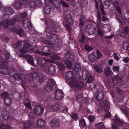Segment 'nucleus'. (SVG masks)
I'll use <instances>...</instances> for the list:
<instances>
[{
    "label": "nucleus",
    "instance_id": "obj_1",
    "mask_svg": "<svg viewBox=\"0 0 129 129\" xmlns=\"http://www.w3.org/2000/svg\"><path fill=\"white\" fill-rule=\"evenodd\" d=\"M104 92L100 89H98L96 97L99 101L100 106L103 108L105 111H108L109 109V103L106 100L104 102L103 101L102 99L104 97Z\"/></svg>",
    "mask_w": 129,
    "mask_h": 129
},
{
    "label": "nucleus",
    "instance_id": "obj_2",
    "mask_svg": "<svg viewBox=\"0 0 129 129\" xmlns=\"http://www.w3.org/2000/svg\"><path fill=\"white\" fill-rule=\"evenodd\" d=\"M45 23L47 26L46 30L50 34L53 31H57V29L59 28L58 26H55V22H53L52 21L49 19H47Z\"/></svg>",
    "mask_w": 129,
    "mask_h": 129
},
{
    "label": "nucleus",
    "instance_id": "obj_3",
    "mask_svg": "<svg viewBox=\"0 0 129 129\" xmlns=\"http://www.w3.org/2000/svg\"><path fill=\"white\" fill-rule=\"evenodd\" d=\"M67 60L64 61V62L67 67L70 68L71 66V61L74 60V55L71 52H69L66 55Z\"/></svg>",
    "mask_w": 129,
    "mask_h": 129
},
{
    "label": "nucleus",
    "instance_id": "obj_4",
    "mask_svg": "<svg viewBox=\"0 0 129 129\" xmlns=\"http://www.w3.org/2000/svg\"><path fill=\"white\" fill-rule=\"evenodd\" d=\"M65 20L67 22L66 25L67 28L68 30H70V27L69 26L71 25L73 23V20L71 17V15L69 14H67L65 16H64Z\"/></svg>",
    "mask_w": 129,
    "mask_h": 129
},
{
    "label": "nucleus",
    "instance_id": "obj_5",
    "mask_svg": "<svg viewBox=\"0 0 129 129\" xmlns=\"http://www.w3.org/2000/svg\"><path fill=\"white\" fill-rule=\"evenodd\" d=\"M27 4V0H15L13 5L16 9H18L21 7L22 5L25 6Z\"/></svg>",
    "mask_w": 129,
    "mask_h": 129
},
{
    "label": "nucleus",
    "instance_id": "obj_6",
    "mask_svg": "<svg viewBox=\"0 0 129 129\" xmlns=\"http://www.w3.org/2000/svg\"><path fill=\"white\" fill-rule=\"evenodd\" d=\"M50 125L51 127L53 129L58 128L60 125V120L57 118H53L50 121Z\"/></svg>",
    "mask_w": 129,
    "mask_h": 129
},
{
    "label": "nucleus",
    "instance_id": "obj_7",
    "mask_svg": "<svg viewBox=\"0 0 129 129\" xmlns=\"http://www.w3.org/2000/svg\"><path fill=\"white\" fill-rule=\"evenodd\" d=\"M19 56L20 57H23L28 59V61L29 63L32 66L34 65L33 59L32 56L28 54H19Z\"/></svg>",
    "mask_w": 129,
    "mask_h": 129
},
{
    "label": "nucleus",
    "instance_id": "obj_8",
    "mask_svg": "<svg viewBox=\"0 0 129 129\" xmlns=\"http://www.w3.org/2000/svg\"><path fill=\"white\" fill-rule=\"evenodd\" d=\"M24 46L19 50L20 52L26 53L28 51V48L30 47V45L27 41L23 42Z\"/></svg>",
    "mask_w": 129,
    "mask_h": 129
},
{
    "label": "nucleus",
    "instance_id": "obj_9",
    "mask_svg": "<svg viewBox=\"0 0 129 129\" xmlns=\"http://www.w3.org/2000/svg\"><path fill=\"white\" fill-rule=\"evenodd\" d=\"M85 29L86 31L89 34H92L95 32V26L93 25L87 24L86 26Z\"/></svg>",
    "mask_w": 129,
    "mask_h": 129
},
{
    "label": "nucleus",
    "instance_id": "obj_10",
    "mask_svg": "<svg viewBox=\"0 0 129 129\" xmlns=\"http://www.w3.org/2000/svg\"><path fill=\"white\" fill-rule=\"evenodd\" d=\"M54 80L52 79L49 80L45 87V89L46 91H49L51 90L53 88Z\"/></svg>",
    "mask_w": 129,
    "mask_h": 129
},
{
    "label": "nucleus",
    "instance_id": "obj_11",
    "mask_svg": "<svg viewBox=\"0 0 129 129\" xmlns=\"http://www.w3.org/2000/svg\"><path fill=\"white\" fill-rule=\"evenodd\" d=\"M23 26L25 28L30 30L32 28L30 20L29 19L24 20L23 23Z\"/></svg>",
    "mask_w": 129,
    "mask_h": 129
},
{
    "label": "nucleus",
    "instance_id": "obj_12",
    "mask_svg": "<svg viewBox=\"0 0 129 129\" xmlns=\"http://www.w3.org/2000/svg\"><path fill=\"white\" fill-rule=\"evenodd\" d=\"M43 108L41 106L39 105H37L34 108V112L37 115L41 114L43 112Z\"/></svg>",
    "mask_w": 129,
    "mask_h": 129
},
{
    "label": "nucleus",
    "instance_id": "obj_13",
    "mask_svg": "<svg viewBox=\"0 0 129 129\" xmlns=\"http://www.w3.org/2000/svg\"><path fill=\"white\" fill-rule=\"evenodd\" d=\"M56 69L55 67L53 65H50L48 67V69L45 70L47 73L50 74H53L55 73Z\"/></svg>",
    "mask_w": 129,
    "mask_h": 129
},
{
    "label": "nucleus",
    "instance_id": "obj_14",
    "mask_svg": "<svg viewBox=\"0 0 129 129\" xmlns=\"http://www.w3.org/2000/svg\"><path fill=\"white\" fill-rule=\"evenodd\" d=\"M13 76L15 80L19 81L21 79L23 81V82H25L26 81L25 77L24 75L22 74L19 75L18 74H15L13 75Z\"/></svg>",
    "mask_w": 129,
    "mask_h": 129
},
{
    "label": "nucleus",
    "instance_id": "obj_15",
    "mask_svg": "<svg viewBox=\"0 0 129 129\" xmlns=\"http://www.w3.org/2000/svg\"><path fill=\"white\" fill-rule=\"evenodd\" d=\"M5 12L3 17L4 18L6 15H11L13 12L12 9L11 7H5L4 8Z\"/></svg>",
    "mask_w": 129,
    "mask_h": 129
},
{
    "label": "nucleus",
    "instance_id": "obj_16",
    "mask_svg": "<svg viewBox=\"0 0 129 129\" xmlns=\"http://www.w3.org/2000/svg\"><path fill=\"white\" fill-rule=\"evenodd\" d=\"M63 96V92L60 90L56 91L55 94V98L56 100H59L62 99Z\"/></svg>",
    "mask_w": 129,
    "mask_h": 129
},
{
    "label": "nucleus",
    "instance_id": "obj_17",
    "mask_svg": "<svg viewBox=\"0 0 129 129\" xmlns=\"http://www.w3.org/2000/svg\"><path fill=\"white\" fill-rule=\"evenodd\" d=\"M36 60L37 62V64L38 65H41L43 62V60L45 62H52V61L50 59H47L43 57H38L36 58Z\"/></svg>",
    "mask_w": 129,
    "mask_h": 129
},
{
    "label": "nucleus",
    "instance_id": "obj_18",
    "mask_svg": "<svg viewBox=\"0 0 129 129\" xmlns=\"http://www.w3.org/2000/svg\"><path fill=\"white\" fill-rule=\"evenodd\" d=\"M36 124L38 127H43L46 125V122L45 121L42 119H39L36 122Z\"/></svg>",
    "mask_w": 129,
    "mask_h": 129
},
{
    "label": "nucleus",
    "instance_id": "obj_19",
    "mask_svg": "<svg viewBox=\"0 0 129 129\" xmlns=\"http://www.w3.org/2000/svg\"><path fill=\"white\" fill-rule=\"evenodd\" d=\"M79 80L80 78H77L75 77H74L70 80L69 82L71 86L74 87Z\"/></svg>",
    "mask_w": 129,
    "mask_h": 129
},
{
    "label": "nucleus",
    "instance_id": "obj_20",
    "mask_svg": "<svg viewBox=\"0 0 129 129\" xmlns=\"http://www.w3.org/2000/svg\"><path fill=\"white\" fill-rule=\"evenodd\" d=\"M20 19V17L19 15H16L11 19L10 22V25L11 26H13L15 24L16 21H18Z\"/></svg>",
    "mask_w": 129,
    "mask_h": 129
},
{
    "label": "nucleus",
    "instance_id": "obj_21",
    "mask_svg": "<svg viewBox=\"0 0 129 129\" xmlns=\"http://www.w3.org/2000/svg\"><path fill=\"white\" fill-rule=\"evenodd\" d=\"M49 38L51 41L52 42H54L58 41L59 37L57 35L51 34L49 36Z\"/></svg>",
    "mask_w": 129,
    "mask_h": 129
},
{
    "label": "nucleus",
    "instance_id": "obj_22",
    "mask_svg": "<svg viewBox=\"0 0 129 129\" xmlns=\"http://www.w3.org/2000/svg\"><path fill=\"white\" fill-rule=\"evenodd\" d=\"M38 81L40 82V83H38L33 84V85H31L33 87H35L39 85L40 83L43 82L44 80V78L43 76L42 75H41L38 77Z\"/></svg>",
    "mask_w": 129,
    "mask_h": 129
},
{
    "label": "nucleus",
    "instance_id": "obj_23",
    "mask_svg": "<svg viewBox=\"0 0 129 129\" xmlns=\"http://www.w3.org/2000/svg\"><path fill=\"white\" fill-rule=\"evenodd\" d=\"M51 107L53 110L55 111L60 109L62 106L59 103H55L53 104Z\"/></svg>",
    "mask_w": 129,
    "mask_h": 129
},
{
    "label": "nucleus",
    "instance_id": "obj_24",
    "mask_svg": "<svg viewBox=\"0 0 129 129\" xmlns=\"http://www.w3.org/2000/svg\"><path fill=\"white\" fill-rule=\"evenodd\" d=\"M50 50V48L48 46H45L42 49V51L43 53L42 55H49V53L47 52V51H49Z\"/></svg>",
    "mask_w": 129,
    "mask_h": 129
},
{
    "label": "nucleus",
    "instance_id": "obj_25",
    "mask_svg": "<svg viewBox=\"0 0 129 129\" xmlns=\"http://www.w3.org/2000/svg\"><path fill=\"white\" fill-rule=\"evenodd\" d=\"M78 40L79 42L82 43L85 40V35L82 31H81L78 35Z\"/></svg>",
    "mask_w": 129,
    "mask_h": 129
},
{
    "label": "nucleus",
    "instance_id": "obj_26",
    "mask_svg": "<svg viewBox=\"0 0 129 129\" xmlns=\"http://www.w3.org/2000/svg\"><path fill=\"white\" fill-rule=\"evenodd\" d=\"M2 114L3 118L5 120H7L10 118V116L7 111H2Z\"/></svg>",
    "mask_w": 129,
    "mask_h": 129
},
{
    "label": "nucleus",
    "instance_id": "obj_27",
    "mask_svg": "<svg viewBox=\"0 0 129 129\" xmlns=\"http://www.w3.org/2000/svg\"><path fill=\"white\" fill-rule=\"evenodd\" d=\"M115 80L114 78L112 77L108 81V84L111 87H113L116 84Z\"/></svg>",
    "mask_w": 129,
    "mask_h": 129
},
{
    "label": "nucleus",
    "instance_id": "obj_28",
    "mask_svg": "<svg viewBox=\"0 0 129 129\" xmlns=\"http://www.w3.org/2000/svg\"><path fill=\"white\" fill-rule=\"evenodd\" d=\"M113 120L116 124L119 126H122L123 124L122 121L120 119L117 117H115L113 119Z\"/></svg>",
    "mask_w": 129,
    "mask_h": 129
},
{
    "label": "nucleus",
    "instance_id": "obj_29",
    "mask_svg": "<svg viewBox=\"0 0 129 129\" xmlns=\"http://www.w3.org/2000/svg\"><path fill=\"white\" fill-rule=\"evenodd\" d=\"M104 72L105 75L108 76H109L111 74L112 71L110 70V67L107 66L104 68Z\"/></svg>",
    "mask_w": 129,
    "mask_h": 129
},
{
    "label": "nucleus",
    "instance_id": "obj_30",
    "mask_svg": "<svg viewBox=\"0 0 129 129\" xmlns=\"http://www.w3.org/2000/svg\"><path fill=\"white\" fill-rule=\"evenodd\" d=\"M51 6L48 5H46L43 9L44 12L46 14H49L51 12Z\"/></svg>",
    "mask_w": 129,
    "mask_h": 129
},
{
    "label": "nucleus",
    "instance_id": "obj_31",
    "mask_svg": "<svg viewBox=\"0 0 129 129\" xmlns=\"http://www.w3.org/2000/svg\"><path fill=\"white\" fill-rule=\"evenodd\" d=\"M74 75V73L73 72L69 71L66 73L65 77L68 79L70 80L73 78Z\"/></svg>",
    "mask_w": 129,
    "mask_h": 129
},
{
    "label": "nucleus",
    "instance_id": "obj_32",
    "mask_svg": "<svg viewBox=\"0 0 129 129\" xmlns=\"http://www.w3.org/2000/svg\"><path fill=\"white\" fill-rule=\"evenodd\" d=\"M95 126L98 129H107L104 126L102 122L95 124Z\"/></svg>",
    "mask_w": 129,
    "mask_h": 129
},
{
    "label": "nucleus",
    "instance_id": "obj_33",
    "mask_svg": "<svg viewBox=\"0 0 129 129\" xmlns=\"http://www.w3.org/2000/svg\"><path fill=\"white\" fill-rule=\"evenodd\" d=\"M88 58L89 61L92 62H94L96 59V56L93 53L91 54L88 56Z\"/></svg>",
    "mask_w": 129,
    "mask_h": 129
},
{
    "label": "nucleus",
    "instance_id": "obj_34",
    "mask_svg": "<svg viewBox=\"0 0 129 129\" xmlns=\"http://www.w3.org/2000/svg\"><path fill=\"white\" fill-rule=\"evenodd\" d=\"M88 75V72L87 70L86 69L83 70L82 72V77L84 80L87 79Z\"/></svg>",
    "mask_w": 129,
    "mask_h": 129
},
{
    "label": "nucleus",
    "instance_id": "obj_35",
    "mask_svg": "<svg viewBox=\"0 0 129 129\" xmlns=\"http://www.w3.org/2000/svg\"><path fill=\"white\" fill-rule=\"evenodd\" d=\"M81 69V66L79 63H76L74 64V69L75 72H79L80 70Z\"/></svg>",
    "mask_w": 129,
    "mask_h": 129
},
{
    "label": "nucleus",
    "instance_id": "obj_36",
    "mask_svg": "<svg viewBox=\"0 0 129 129\" xmlns=\"http://www.w3.org/2000/svg\"><path fill=\"white\" fill-rule=\"evenodd\" d=\"M76 100L79 103H81L82 102L83 98L82 94L81 93H78L76 96Z\"/></svg>",
    "mask_w": 129,
    "mask_h": 129
},
{
    "label": "nucleus",
    "instance_id": "obj_37",
    "mask_svg": "<svg viewBox=\"0 0 129 129\" xmlns=\"http://www.w3.org/2000/svg\"><path fill=\"white\" fill-rule=\"evenodd\" d=\"M111 28V26L109 25L105 24L103 26V30L104 33H106L110 31Z\"/></svg>",
    "mask_w": 129,
    "mask_h": 129
},
{
    "label": "nucleus",
    "instance_id": "obj_38",
    "mask_svg": "<svg viewBox=\"0 0 129 129\" xmlns=\"http://www.w3.org/2000/svg\"><path fill=\"white\" fill-rule=\"evenodd\" d=\"M61 2L62 0L57 1L56 0H54L53 1V4H54L55 7L59 8L60 7L61 5Z\"/></svg>",
    "mask_w": 129,
    "mask_h": 129
},
{
    "label": "nucleus",
    "instance_id": "obj_39",
    "mask_svg": "<svg viewBox=\"0 0 129 129\" xmlns=\"http://www.w3.org/2000/svg\"><path fill=\"white\" fill-rule=\"evenodd\" d=\"M32 124V122L29 120L26 121L23 123L24 126L26 128H29L31 126Z\"/></svg>",
    "mask_w": 129,
    "mask_h": 129
},
{
    "label": "nucleus",
    "instance_id": "obj_40",
    "mask_svg": "<svg viewBox=\"0 0 129 129\" xmlns=\"http://www.w3.org/2000/svg\"><path fill=\"white\" fill-rule=\"evenodd\" d=\"M0 73L1 74L6 75L9 73V71L6 68H0Z\"/></svg>",
    "mask_w": 129,
    "mask_h": 129
},
{
    "label": "nucleus",
    "instance_id": "obj_41",
    "mask_svg": "<svg viewBox=\"0 0 129 129\" xmlns=\"http://www.w3.org/2000/svg\"><path fill=\"white\" fill-rule=\"evenodd\" d=\"M84 83L82 82H77L75 86V87L78 89H81L84 86Z\"/></svg>",
    "mask_w": 129,
    "mask_h": 129
},
{
    "label": "nucleus",
    "instance_id": "obj_42",
    "mask_svg": "<svg viewBox=\"0 0 129 129\" xmlns=\"http://www.w3.org/2000/svg\"><path fill=\"white\" fill-rule=\"evenodd\" d=\"M86 21L87 20L85 17L83 16H82L80 19V25L81 26H83V24L85 23Z\"/></svg>",
    "mask_w": 129,
    "mask_h": 129
},
{
    "label": "nucleus",
    "instance_id": "obj_43",
    "mask_svg": "<svg viewBox=\"0 0 129 129\" xmlns=\"http://www.w3.org/2000/svg\"><path fill=\"white\" fill-rule=\"evenodd\" d=\"M123 48L125 50L127 49L129 46V43L126 40L123 41L122 44Z\"/></svg>",
    "mask_w": 129,
    "mask_h": 129
},
{
    "label": "nucleus",
    "instance_id": "obj_44",
    "mask_svg": "<svg viewBox=\"0 0 129 129\" xmlns=\"http://www.w3.org/2000/svg\"><path fill=\"white\" fill-rule=\"evenodd\" d=\"M123 76L122 75L118 74L115 77L116 81L117 82H121Z\"/></svg>",
    "mask_w": 129,
    "mask_h": 129
},
{
    "label": "nucleus",
    "instance_id": "obj_45",
    "mask_svg": "<svg viewBox=\"0 0 129 129\" xmlns=\"http://www.w3.org/2000/svg\"><path fill=\"white\" fill-rule=\"evenodd\" d=\"M4 103L7 106H10L12 103V101L10 98L9 97L5 99L4 100Z\"/></svg>",
    "mask_w": 129,
    "mask_h": 129
},
{
    "label": "nucleus",
    "instance_id": "obj_46",
    "mask_svg": "<svg viewBox=\"0 0 129 129\" xmlns=\"http://www.w3.org/2000/svg\"><path fill=\"white\" fill-rule=\"evenodd\" d=\"M50 57L54 60L56 59L58 60L60 59L59 56H58L57 54L54 53H52Z\"/></svg>",
    "mask_w": 129,
    "mask_h": 129
},
{
    "label": "nucleus",
    "instance_id": "obj_47",
    "mask_svg": "<svg viewBox=\"0 0 129 129\" xmlns=\"http://www.w3.org/2000/svg\"><path fill=\"white\" fill-rule=\"evenodd\" d=\"M94 68L96 71L99 73H101L103 71V69L101 67L99 66H94Z\"/></svg>",
    "mask_w": 129,
    "mask_h": 129
},
{
    "label": "nucleus",
    "instance_id": "obj_48",
    "mask_svg": "<svg viewBox=\"0 0 129 129\" xmlns=\"http://www.w3.org/2000/svg\"><path fill=\"white\" fill-rule=\"evenodd\" d=\"M78 2L82 6H86L88 3L87 0H78Z\"/></svg>",
    "mask_w": 129,
    "mask_h": 129
},
{
    "label": "nucleus",
    "instance_id": "obj_49",
    "mask_svg": "<svg viewBox=\"0 0 129 129\" xmlns=\"http://www.w3.org/2000/svg\"><path fill=\"white\" fill-rule=\"evenodd\" d=\"M1 96L2 98L4 99V100L5 99L9 97L8 93L6 92H4L2 93L1 94Z\"/></svg>",
    "mask_w": 129,
    "mask_h": 129
},
{
    "label": "nucleus",
    "instance_id": "obj_50",
    "mask_svg": "<svg viewBox=\"0 0 129 129\" xmlns=\"http://www.w3.org/2000/svg\"><path fill=\"white\" fill-rule=\"evenodd\" d=\"M9 21L8 19H6L3 21L2 24L4 28H7L9 26Z\"/></svg>",
    "mask_w": 129,
    "mask_h": 129
},
{
    "label": "nucleus",
    "instance_id": "obj_51",
    "mask_svg": "<svg viewBox=\"0 0 129 129\" xmlns=\"http://www.w3.org/2000/svg\"><path fill=\"white\" fill-rule=\"evenodd\" d=\"M28 4L29 7L31 8H34L37 7L35 1H31L29 2Z\"/></svg>",
    "mask_w": 129,
    "mask_h": 129
},
{
    "label": "nucleus",
    "instance_id": "obj_52",
    "mask_svg": "<svg viewBox=\"0 0 129 129\" xmlns=\"http://www.w3.org/2000/svg\"><path fill=\"white\" fill-rule=\"evenodd\" d=\"M79 123L80 125H81L83 127H84L86 125V123L85 120L83 118H81L79 121Z\"/></svg>",
    "mask_w": 129,
    "mask_h": 129
},
{
    "label": "nucleus",
    "instance_id": "obj_53",
    "mask_svg": "<svg viewBox=\"0 0 129 129\" xmlns=\"http://www.w3.org/2000/svg\"><path fill=\"white\" fill-rule=\"evenodd\" d=\"M17 32L18 35L21 36H23L24 33L23 30L21 29H18L17 30Z\"/></svg>",
    "mask_w": 129,
    "mask_h": 129
},
{
    "label": "nucleus",
    "instance_id": "obj_54",
    "mask_svg": "<svg viewBox=\"0 0 129 129\" xmlns=\"http://www.w3.org/2000/svg\"><path fill=\"white\" fill-rule=\"evenodd\" d=\"M58 67L60 70H63L65 68L64 66L61 63L58 62L57 63Z\"/></svg>",
    "mask_w": 129,
    "mask_h": 129
},
{
    "label": "nucleus",
    "instance_id": "obj_55",
    "mask_svg": "<svg viewBox=\"0 0 129 129\" xmlns=\"http://www.w3.org/2000/svg\"><path fill=\"white\" fill-rule=\"evenodd\" d=\"M107 3H108V2H104L103 4L104 6H103L102 5L100 6V8L101 10L104 9V7H105L106 8H109V6L108 4H106Z\"/></svg>",
    "mask_w": 129,
    "mask_h": 129
},
{
    "label": "nucleus",
    "instance_id": "obj_56",
    "mask_svg": "<svg viewBox=\"0 0 129 129\" xmlns=\"http://www.w3.org/2000/svg\"><path fill=\"white\" fill-rule=\"evenodd\" d=\"M35 2L36 6H41L43 4V3L42 1L40 0H36Z\"/></svg>",
    "mask_w": 129,
    "mask_h": 129
},
{
    "label": "nucleus",
    "instance_id": "obj_57",
    "mask_svg": "<svg viewBox=\"0 0 129 129\" xmlns=\"http://www.w3.org/2000/svg\"><path fill=\"white\" fill-rule=\"evenodd\" d=\"M27 79L29 81H31L34 80L31 74H27Z\"/></svg>",
    "mask_w": 129,
    "mask_h": 129
},
{
    "label": "nucleus",
    "instance_id": "obj_58",
    "mask_svg": "<svg viewBox=\"0 0 129 129\" xmlns=\"http://www.w3.org/2000/svg\"><path fill=\"white\" fill-rule=\"evenodd\" d=\"M117 19L118 20L120 23L122 24H123L124 23V21L123 19L120 16H119L118 17Z\"/></svg>",
    "mask_w": 129,
    "mask_h": 129
},
{
    "label": "nucleus",
    "instance_id": "obj_59",
    "mask_svg": "<svg viewBox=\"0 0 129 129\" xmlns=\"http://www.w3.org/2000/svg\"><path fill=\"white\" fill-rule=\"evenodd\" d=\"M0 128L1 129H11L10 127L4 124L1 125Z\"/></svg>",
    "mask_w": 129,
    "mask_h": 129
},
{
    "label": "nucleus",
    "instance_id": "obj_60",
    "mask_svg": "<svg viewBox=\"0 0 129 129\" xmlns=\"http://www.w3.org/2000/svg\"><path fill=\"white\" fill-rule=\"evenodd\" d=\"M71 117L74 119L76 120L77 118V116L76 114L74 113H72L70 115Z\"/></svg>",
    "mask_w": 129,
    "mask_h": 129
},
{
    "label": "nucleus",
    "instance_id": "obj_61",
    "mask_svg": "<svg viewBox=\"0 0 129 129\" xmlns=\"http://www.w3.org/2000/svg\"><path fill=\"white\" fill-rule=\"evenodd\" d=\"M28 116L29 119L35 117V114L32 112H30L28 113Z\"/></svg>",
    "mask_w": 129,
    "mask_h": 129
},
{
    "label": "nucleus",
    "instance_id": "obj_62",
    "mask_svg": "<svg viewBox=\"0 0 129 129\" xmlns=\"http://www.w3.org/2000/svg\"><path fill=\"white\" fill-rule=\"evenodd\" d=\"M94 79V77L92 76L89 75L87 80V82L88 83H90Z\"/></svg>",
    "mask_w": 129,
    "mask_h": 129
},
{
    "label": "nucleus",
    "instance_id": "obj_63",
    "mask_svg": "<svg viewBox=\"0 0 129 129\" xmlns=\"http://www.w3.org/2000/svg\"><path fill=\"white\" fill-rule=\"evenodd\" d=\"M26 41H24L22 42H17L16 43L15 45L17 47H18L20 46H22L23 44V42H25Z\"/></svg>",
    "mask_w": 129,
    "mask_h": 129
},
{
    "label": "nucleus",
    "instance_id": "obj_64",
    "mask_svg": "<svg viewBox=\"0 0 129 129\" xmlns=\"http://www.w3.org/2000/svg\"><path fill=\"white\" fill-rule=\"evenodd\" d=\"M84 48L85 50L87 51H91L92 48V47L90 46L87 45L85 46Z\"/></svg>",
    "mask_w": 129,
    "mask_h": 129
}]
</instances>
